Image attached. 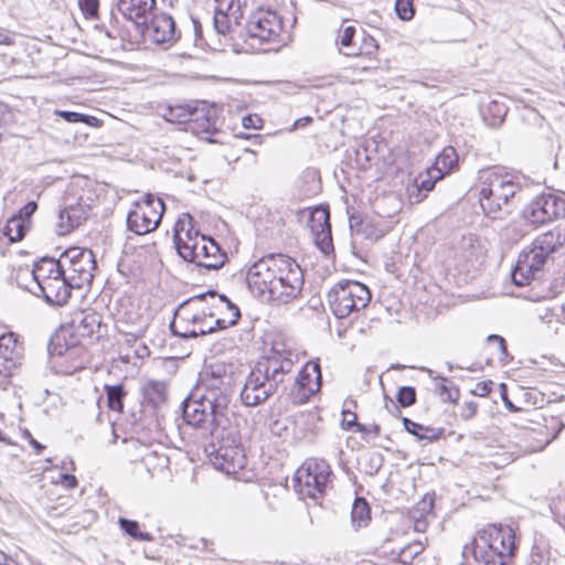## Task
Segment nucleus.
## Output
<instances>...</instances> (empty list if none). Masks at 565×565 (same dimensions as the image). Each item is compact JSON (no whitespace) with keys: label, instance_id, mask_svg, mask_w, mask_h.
<instances>
[{"label":"nucleus","instance_id":"1","mask_svg":"<svg viewBox=\"0 0 565 565\" xmlns=\"http://www.w3.org/2000/svg\"><path fill=\"white\" fill-rule=\"evenodd\" d=\"M233 396L231 377L212 376L198 398L185 399L182 415L185 423L205 439V452L213 466L227 475L243 469L246 459L239 447V434L230 426V404Z\"/></svg>","mask_w":565,"mask_h":565},{"label":"nucleus","instance_id":"2","mask_svg":"<svg viewBox=\"0 0 565 565\" xmlns=\"http://www.w3.org/2000/svg\"><path fill=\"white\" fill-rule=\"evenodd\" d=\"M522 192L521 178L491 172L481 181L479 203L487 217L502 220L511 214Z\"/></svg>","mask_w":565,"mask_h":565},{"label":"nucleus","instance_id":"3","mask_svg":"<svg viewBox=\"0 0 565 565\" xmlns=\"http://www.w3.org/2000/svg\"><path fill=\"white\" fill-rule=\"evenodd\" d=\"M516 550L515 534L511 526L490 524L478 532L471 545L463 547L480 565H507Z\"/></svg>","mask_w":565,"mask_h":565},{"label":"nucleus","instance_id":"4","mask_svg":"<svg viewBox=\"0 0 565 565\" xmlns=\"http://www.w3.org/2000/svg\"><path fill=\"white\" fill-rule=\"evenodd\" d=\"M183 230V223L178 222L173 237L177 253L182 259L207 270H217L224 266L227 256L216 241L205 235H199L198 232L193 236L191 230L186 231V239H184L181 236Z\"/></svg>","mask_w":565,"mask_h":565},{"label":"nucleus","instance_id":"5","mask_svg":"<svg viewBox=\"0 0 565 565\" xmlns=\"http://www.w3.org/2000/svg\"><path fill=\"white\" fill-rule=\"evenodd\" d=\"M276 363L256 364L252 369L241 391V399L245 406L253 407L264 403L284 385V365Z\"/></svg>","mask_w":565,"mask_h":565},{"label":"nucleus","instance_id":"6","mask_svg":"<svg viewBox=\"0 0 565 565\" xmlns=\"http://www.w3.org/2000/svg\"><path fill=\"white\" fill-rule=\"evenodd\" d=\"M370 301V289L356 280H341L328 292L330 309L338 319L364 309Z\"/></svg>","mask_w":565,"mask_h":565},{"label":"nucleus","instance_id":"7","mask_svg":"<svg viewBox=\"0 0 565 565\" xmlns=\"http://www.w3.org/2000/svg\"><path fill=\"white\" fill-rule=\"evenodd\" d=\"M285 254H269L255 262L247 270L246 281L249 290L263 301H268L271 287L281 271Z\"/></svg>","mask_w":565,"mask_h":565},{"label":"nucleus","instance_id":"8","mask_svg":"<svg viewBox=\"0 0 565 565\" xmlns=\"http://www.w3.org/2000/svg\"><path fill=\"white\" fill-rule=\"evenodd\" d=\"M126 217L127 228L137 234L145 235L154 231L164 212V203L153 194H147L141 201H136Z\"/></svg>","mask_w":565,"mask_h":565},{"label":"nucleus","instance_id":"9","mask_svg":"<svg viewBox=\"0 0 565 565\" xmlns=\"http://www.w3.org/2000/svg\"><path fill=\"white\" fill-rule=\"evenodd\" d=\"M63 274L71 281V286L83 288L94 278L96 260L93 252L82 247H70L62 255Z\"/></svg>","mask_w":565,"mask_h":565},{"label":"nucleus","instance_id":"10","mask_svg":"<svg viewBox=\"0 0 565 565\" xmlns=\"http://www.w3.org/2000/svg\"><path fill=\"white\" fill-rule=\"evenodd\" d=\"M331 475V468L326 460H308L294 477L295 488L309 498H317L324 492Z\"/></svg>","mask_w":565,"mask_h":565},{"label":"nucleus","instance_id":"11","mask_svg":"<svg viewBox=\"0 0 565 565\" xmlns=\"http://www.w3.org/2000/svg\"><path fill=\"white\" fill-rule=\"evenodd\" d=\"M281 271L284 274L276 278V285L271 287L268 301H277L280 303H288L296 299L303 287V273L298 263L289 256L282 259Z\"/></svg>","mask_w":565,"mask_h":565},{"label":"nucleus","instance_id":"12","mask_svg":"<svg viewBox=\"0 0 565 565\" xmlns=\"http://www.w3.org/2000/svg\"><path fill=\"white\" fill-rule=\"evenodd\" d=\"M282 31V20L277 12L259 8L252 12L245 24L246 35L259 43L275 42Z\"/></svg>","mask_w":565,"mask_h":565},{"label":"nucleus","instance_id":"13","mask_svg":"<svg viewBox=\"0 0 565 565\" xmlns=\"http://www.w3.org/2000/svg\"><path fill=\"white\" fill-rule=\"evenodd\" d=\"M565 214V200L552 192L535 196L523 210V217L533 225H543Z\"/></svg>","mask_w":565,"mask_h":565},{"label":"nucleus","instance_id":"14","mask_svg":"<svg viewBox=\"0 0 565 565\" xmlns=\"http://www.w3.org/2000/svg\"><path fill=\"white\" fill-rule=\"evenodd\" d=\"M547 257L543 255L533 245L524 248L516 260V264L511 273L513 284L523 287L531 282L539 274Z\"/></svg>","mask_w":565,"mask_h":565},{"label":"nucleus","instance_id":"15","mask_svg":"<svg viewBox=\"0 0 565 565\" xmlns=\"http://www.w3.org/2000/svg\"><path fill=\"white\" fill-rule=\"evenodd\" d=\"M321 369L318 362H308L295 380L291 396L294 403L303 404L320 388Z\"/></svg>","mask_w":565,"mask_h":565},{"label":"nucleus","instance_id":"16","mask_svg":"<svg viewBox=\"0 0 565 565\" xmlns=\"http://www.w3.org/2000/svg\"><path fill=\"white\" fill-rule=\"evenodd\" d=\"M139 28L142 34H147L157 44L171 43L179 39L175 22L167 13L154 14L149 23L146 20Z\"/></svg>","mask_w":565,"mask_h":565},{"label":"nucleus","instance_id":"17","mask_svg":"<svg viewBox=\"0 0 565 565\" xmlns=\"http://www.w3.org/2000/svg\"><path fill=\"white\" fill-rule=\"evenodd\" d=\"M70 282L66 275L55 276V278L35 286L32 292L35 296H42L50 305L63 306L68 301L72 289L75 288Z\"/></svg>","mask_w":565,"mask_h":565},{"label":"nucleus","instance_id":"18","mask_svg":"<svg viewBox=\"0 0 565 565\" xmlns=\"http://www.w3.org/2000/svg\"><path fill=\"white\" fill-rule=\"evenodd\" d=\"M310 228L315 236V242L318 248L323 254H329L333 249L330 214L328 209L316 207L310 213Z\"/></svg>","mask_w":565,"mask_h":565},{"label":"nucleus","instance_id":"19","mask_svg":"<svg viewBox=\"0 0 565 565\" xmlns=\"http://www.w3.org/2000/svg\"><path fill=\"white\" fill-rule=\"evenodd\" d=\"M23 347L12 332L0 337V375L10 376L21 364Z\"/></svg>","mask_w":565,"mask_h":565},{"label":"nucleus","instance_id":"20","mask_svg":"<svg viewBox=\"0 0 565 565\" xmlns=\"http://www.w3.org/2000/svg\"><path fill=\"white\" fill-rule=\"evenodd\" d=\"M154 6L156 0H117L119 12L138 28L145 24Z\"/></svg>","mask_w":565,"mask_h":565},{"label":"nucleus","instance_id":"21","mask_svg":"<svg viewBox=\"0 0 565 565\" xmlns=\"http://www.w3.org/2000/svg\"><path fill=\"white\" fill-rule=\"evenodd\" d=\"M102 327V317L94 310H82L77 312L67 329H71L72 333H78L81 337H92L95 332H98Z\"/></svg>","mask_w":565,"mask_h":565},{"label":"nucleus","instance_id":"22","mask_svg":"<svg viewBox=\"0 0 565 565\" xmlns=\"http://www.w3.org/2000/svg\"><path fill=\"white\" fill-rule=\"evenodd\" d=\"M79 340L72 333L71 329L61 328L50 339L47 343L49 355L62 356L71 354L77 348Z\"/></svg>","mask_w":565,"mask_h":565},{"label":"nucleus","instance_id":"23","mask_svg":"<svg viewBox=\"0 0 565 565\" xmlns=\"http://www.w3.org/2000/svg\"><path fill=\"white\" fill-rule=\"evenodd\" d=\"M531 245L548 258L558 247L565 245V227H555L552 231L539 235Z\"/></svg>","mask_w":565,"mask_h":565},{"label":"nucleus","instance_id":"24","mask_svg":"<svg viewBox=\"0 0 565 565\" xmlns=\"http://www.w3.org/2000/svg\"><path fill=\"white\" fill-rule=\"evenodd\" d=\"M35 286L45 282L63 274L62 258L58 259L44 257L36 263L31 271Z\"/></svg>","mask_w":565,"mask_h":565},{"label":"nucleus","instance_id":"25","mask_svg":"<svg viewBox=\"0 0 565 565\" xmlns=\"http://www.w3.org/2000/svg\"><path fill=\"white\" fill-rule=\"evenodd\" d=\"M294 353L291 350L285 348L284 343L275 342L267 356H264L257 362V364H266V362H277V365H284L281 371V379L286 381V376L291 372L294 367Z\"/></svg>","mask_w":565,"mask_h":565},{"label":"nucleus","instance_id":"26","mask_svg":"<svg viewBox=\"0 0 565 565\" xmlns=\"http://www.w3.org/2000/svg\"><path fill=\"white\" fill-rule=\"evenodd\" d=\"M402 422L405 430L415 436L418 440L433 443L440 439L445 433V428L443 427L424 426L407 417H403Z\"/></svg>","mask_w":565,"mask_h":565},{"label":"nucleus","instance_id":"27","mask_svg":"<svg viewBox=\"0 0 565 565\" xmlns=\"http://www.w3.org/2000/svg\"><path fill=\"white\" fill-rule=\"evenodd\" d=\"M206 297H210V298H213V299L217 297L218 302L224 305L226 307V309L231 311L230 323H236L237 322V320H238V318L241 316L239 308L235 303H233L225 295H218L217 296L215 290H209L207 292L198 295V296L192 297L191 299L184 301L180 306V309H179L180 312H184L186 306H189L191 303H194V302H198V301H201V300L205 299Z\"/></svg>","mask_w":565,"mask_h":565},{"label":"nucleus","instance_id":"28","mask_svg":"<svg viewBox=\"0 0 565 565\" xmlns=\"http://www.w3.org/2000/svg\"><path fill=\"white\" fill-rule=\"evenodd\" d=\"M458 164V154L454 147H446L437 156L435 160L434 170L437 171L435 179L441 178L444 174L449 173Z\"/></svg>","mask_w":565,"mask_h":565},{"label":"nucleus","instance_id":"29","mask_svg":"<svg viewBox=\"0 0 565 565\" xmlns=\"http://www.w3.org/2000/svg\"><path fill=\"white\" fill-rule=\"evenodd\" d=\"M143 399L152 407H158L166 401L167 391L166 384L160 381H148L142 386Z\"/></svg>","mask_w":565,"mask_h":565},{"label":"nucleus","instance_id":"30","mask_svg":"<svg viewBox=\"0 0 565 565\" xmlns=\"http://www.w3.org/2000/svg\"><path fill=\"white\" fill-rule=\"evenodd\" d=\"M371 510L369 503L363 498H355L352 504L351 522L355 530L364 527L371 520Z\"/></svg>","mask_w":565,"mask_h":565},{"label":"nucleus","instance_id":"31","mask_svg":"<svg viewBox=\"0 0 565 565\" xmlns=\"http://www.w3.org/2000/svg\"><path fill=\"white\" fill-rule=\"evenodd\" d=\"M203 108L190 105H178L169 109V120L179 122L199 121V114L203 113Z\"/></svg>","mask_w":565,"mask_h":565},{"label":"nucleus","instance_id":"32","mask_svg":"<svg viewBox=\"0 0 565 565\" xmlns=\"http://www.w3.org/2000/svg\"><path fill=\"white\" fill-rule=\"evenodd\" d=\"M29 228L30 225L25 221L12 215L3 227V235L8 237L10 243H15L25 236Z\"/></svg>","mask_w":565,"mask_h":565},{"label":"nucleus","instance_id":"33","mask_svg":"<svg viewBox=\"0 0 565 565\" xmlns=\"http://www.w3.org/2000/svg\"><path fill=\"white\" fill-rule=\"evenodd\" d=\"M424 546L420 542L415 541L403 547H399L397 551L393 550L392 555L394 559L404 564L409 565L414 561L416 556L423 553Z\"/></svg>","mask_w":565,"mask_h":565},{"label":"nucleus","instance_id":"34","mask_svg":"<svg viewBox=\"0 0 565 565\" xmlns=\"http://www.w3.org/2000/svg\"><path fill=\"white\" fill-rule=\"evenodd\" d=\"M105 392L107 396V405L111 411L121 413L124 409V398L126 391L122 384L117 385H105Z\"/></svg>","mask_w":565,"mask_h":565},{"label":"nucleus","instance_id":"35","mask_svg":"<svg viewBox=\"0 0 565 565\" xmlns=\"http://www.w3.org/2000/svg\"><path fill=\"white\" fill-rule=\"evenodd\" d=\"M118 523L124 533L137 541L151 542L153 540V536L150 533L140 531L139 523L137 521L120 518Z\"/></svg>","mask_w":565,"mask_h":565},{"label":"nucleus","instance_id":"36","mask_svg":"<svg viewBox=\"0 0 565 565\" xmlns=\"http://www.w3.org/2000/svg\"><path fill=\"white\" fill-rule=\"evenodd\" d=\"M54 115L70 124L83 122L90 127H97L99 125V120L96 117L76 111L56 109L54 110Z\"/></svg>","mask_w":565,"mask_h":565},{"label":"nucleus","instance_id":"37","mask_svg":"<svg viewBox=\"0 0 565 565\" xmlns=\"http://www.w3.org/2000/svg\"><path fill=\"white\" fill-rule=\"evenodd\" d=\"M234 20L230 11L216 9L214 12V28L220 34H226L232 31L231 21Z\"/></svg>","mask_w":565,"mask_h":565},{"label":"nucleus","instance_id":"38","mask_svg":"<svg viewBox=\"0 0 565 565\" xmlns=\"http://www.w3.org/2000/svg\"><path fill=\"white\" fill-rule=\"evenodd\" d=\"M76 227H78V224H73L72 212L68 207L60 211L58 222L56 223V233L58 235H66Z\"/></svg>","mask_w":565,"mask_h":565},{"label":"nucleus","instance_id":"39","mask_svg":"<svg viewBox=\"0 0 565 565\" xmlns=\"http://www.w3.org/2000/svg\"><path fill=\"white\" fill-rule=\"evenodd\" d=\"M76 227H78V224H73L72 212L68 207L60 211L58 222L56 223V233L58 235H66Z\"/></svg>","mask_w":565,"mask_h":565},{"label":"nucleus","instance_id":"40","mask_svg":"<svg viewBox=\"0 0 565 565\" xmlns=\"http://www.w3.org/2000/svg\"><path fill=\"white\" fill-rule=\"evenodd\" d=\"M436 380L440 381L439 384V395L444 401L450 402V403H457L459 398V388L455 385L448 386L447 383L449 382L448 379L444 376H438Z\"/></svg>","mask_w":565,"mask_h":565},{"label":"nucleus","instance_id":"41","mask_svg":"<svg viewBox=\"0 0 565 565\" xmlns=\"http://www.w3.org/2000/svg\"><path fill=\"white\" fill-rule=\"evenodd\" d=\"M170 328L172 330V332L175 334V335H179L181 338H196L198 335H205L207 333H212L213 331H215V328L214 327H199V328H193L191 330H185V331H180L178 329V324L177 322H172L170 324Z\"/></svg>","mask_w":565,"mask_h":565},{"label":"nucleus","instance_id":"42","mask_svg":"<svg viewBox=\"0 0 565 565\" xmlns=\"http://www.w3.org/2000/svg\"><path fill=\"white\" fill-rule=\"evenodd\" d=\"M397 403L402 407H409L416 403V390L413 386H402L396 394Z\"/></svg>","mask_w":565,"mask_h":565},{"label":"nucleus","instance_id":"43","mask_svg":"<svg viewBox=\"0 0 565 565\" xmlns=\"http://www.w3.org/2000/svg\"><path fill=\"white\" fill-rule=\"evenodd\" d=\"M343 418H342V428L345 430H351L354 428L358 433H365L366 431V425L361 424L358 422V416L355 413L350 411H343L342 412Z\"/></svg>","mask_w":565,"mask_h":565},{"label":"nucleus","instance_id":"44","mask_svg":"<svg viewBox=\"0 0 565 565\" xmlns=\"http://www.w3.org/2000/svg\"><path fill=\"white\" fill-rule=\"evenodd\" d=\"M395 11L401 20L408 21L414 17L413 0H396Z\"/></svg>","mask_w":565,"mask_h":565},{"label":"nucleus","instance_id":"45","mask_svg":"<svg viewBox=\"0 0 565 565\" xmlns=\"http://www.w3.org/2000/svg\"><path fill=\"white\" fill-rule=\"evenodd\" d=\"M248 0H231L227 6L230 14L234 18L236 25H239V20L244 17Z\"/></svg>","mask_w":565,"mask_h":565},{"label":"nucleus","instance_id":"46","mask_svg":"<svg viewBox=\"0 0 565 565\" xmlns=\"http://www.w3.org/2000/svg\"><path fill=\"white\" fill-rule=\"evenodd\" d=\"M436 180H431V177L422 180L420 184L416 189V195L415 193L411 194V199L415 198L416 202H419L423 200L424 196H426V193L431 191L435 186Z\"/></svg>","mask_w":565,"mask_h":565},{"label":"nucleus","instance_id":"47","mask_svg":"<svg viewBox=\"0 0 565 565\" xmlns=\"http://www.w3.org/2000/svg\"><path fill=\"white\" fill-rule=\"evenodd\" d=\"M198 125V128H193V130H196L199 132V129H201L202 132H214L216 131L215 128V121H212L211 118L205 114V109L203 113L199 114V121H194Z\"/></svg>","mask_w":565,"mask_h":565},{"label":"nucleus","instance_id":"48","mask_svg":"<svg viewBox=\"0 0 565 565\" xmlns=\"http://www.w3.org/2000/svg\"><path fill=\"white\" fill-rule=\"evenodd\" d=\"M72 212L73 224H78V226L87 220L88 217V209L82 204H72L67 206Z\"/></svg>","mask_w":565,"mask_h":565},{"label":"nucleus","instance_id":"49","mask_svg":"<svg viewBox=\"0 0 565 565\" xmlns=\"http://www.w3.org/2000/svg\"><path fill=\"white\" fill-rule=\"evenodd\" d=\"M356 33V29L352 25L345 26L342 33L337 39V43L344 49H351L353 45V38Z\"/></svg>","mask_w":565,"mask_h":565},{"label":"nucleus","instance_id":"50","mask_svg":"<svg viewBox=\"0 0 565 565\" xmlns=\"http://www.w3.org/2000/svg\"><path fill=\"white\" fill-rule=\"evenodd\" d=\"M38 209V204L35 201H30L25 205H23L18 213L14 215L23 221H25L26 224L31 225V216L34 214V212Z\"/></svg>","mask_w":565,"mask_h":565},{"label":"nucleus","instance_id":"51","mask_svg":"<svg viewBox=\"0 0 565 565\" xmlns=\"http://www.w3.org/2000/svg\"><path fill=\"white\" fill-rule=\"evenodd\" d=\"M99 0H78V6L86 17H95L98 12Z\"/></svg>","mask_w":565,"mask_h":565},{"label":"nucleus","instance_id":"52","mask_svg":"<svg viewBox=\"0 0 565 565\" xmlns=\"http://www.w3.org/2000/svg\"><path fill=\"white\" fill-rule=\"evenodd\" d=\"M477 412L478 404L475 401H469L462 405L460 417L463 420H469L476 416Z\"/></svg>","mask_w":565,"mask_h":565},{"label":"nucleus","instance_id":"53","mask_svg":"<svg viewBox=\"0 0 565 565\" xmlns=\"http://www.w3.org/2000/svg\"><path fill=\"white\" fill-rule=\"evenodd\" d=\"M268 427L270 433L276 436H282L288 429L287 422L285 419H273Z\"/></svg>","mask_w":565,"mask_h":565},{"label":"nucleus","instance_id":"54","mask_svg":"<svg viewBox=\"0 0 565 565\" xmlns=\"http://www.w3.org/2000/svg\"><path fill=\"white\" fill-rule=\"evenodd\" d=\"M487 341L495 342L498 344V349L501 353V360H503L508 355L507 343L503 337L499 334H490L488 335Z\"/></svg>","mask_w":565,"mask_h":565},{"label":"nucleus","instance_id":"55","mask_svg":"<svg viewBox=\"0 0 565 565\" xmlns=\"http://www.w3.org/2000/svg\"><path fill=\"white\" fill-rule=\"evenodd\" d=\"M492 381H488V382H479L476 386V390L473 391V393L476 395H479V396H487L488 394H490L491 390H492Z\"/></svg>","mask_w":565,"mask_h":565},{"label":"nucleus","instance_id":"56","mask_svg":"<svg viewBox=\"0 0 565 565\" xmlns=\"http://www.w3.org/2000/svg\"><path fill=\"white\" fill-rule=\"evenodd\" d=\"M262 122V118L257 115H247L243 117L242 124L245 128H258Z\"/></svg>","mask_w":565,"mask_h":565},{"label":"nucleus","instance_id":"57","mask_svg":"<svg viewBox=\"0 0 565 565\" xmlns=\"http://www.w3.org/2000/svg\"><path fill=\"white\" fill-rule=\"evenodd\" d=\"M23 435L28 439L29 444L34 448L35 452L41 454L45 446L39 443L29 430H24Z\"/></svg>","mask_w":565,"mask_h":565},{"label":"nucleus","instance_id":"58","mask_svg":"<svg viewBox=\"0 0 565 565\" xmlns=\"http://www.w3.org/2000/svg\"><path fill=\"white\" fill-rule=\"evenodd\" d=\"M61 480H62V483L70 489H73L77 486V479L73 475L63 473V475H61Z\"/></svg>","mask_w":565,"mask_h":565},{"label":"nucleus","instance_id":"59","mask_svg":"<svg viewBox=\"0 0 565 565\" xmlns=\"http://www.w3.org/2000/svg\"><path fill=\"white\" fill-rule=\"evenodd\" d=\"M244 154L246 156V161L250 164H254L256 166L258 160H257V153L254 151V150H250L248 148H245L244 149Z\"/></svg>","mask_w":565,"mask_h":565},{"label":"nucleus","instance_id":"60","mask_svg":"<svg viewBox=\"0 0 565 565\" xmlns=\"http://www.w3.org/2000/svg\"><path fill=\"white\" fill-rule=\"evenodd\" d=\"M364 44L366 47V54H371L372 50L377 49L376 41L370 35L364 36Z\"/></svg>","mask_w":565,"mask_h":565},{"label":"nucleus","instance_id":"61","mask_svg":"<svg viewBox=\"0 0 565 565\" xmlns=\"http://www.w3.org/2000/svg\"><path fill=\"white\" fill-rule=\"evenodd\" d=\"M234 324H235V323H230V319H228V320H226V319L220 318V319H216V320L214 321V326H213V327H214V328H215V330H216V329H225V328H227L228 326H234Z\"/></svg>","mask_w":565,"mask_h":565},{"label":"nucleus","instance_id":"62","mask_svg":"<svg viewBox=\"0 0 565 565\" xmlns=\"http://www.w3.org/2000/svg\"><path fill=\"white\" fill-rule=\"evenodd\" d=\"M381 433V427L377 424H373L371 426H366V431L362 433L363 435L372 434L374 437L379 436Z\"/></svg>","mask_w":565,"mask_h":565},{"label":"nucleus","instance_id":"63","mask_svg":"<svg viewBox=\"0 0 565 565\" xmlns=\"http://www.w3.org/2000/svg\"><path fill=\"white\" fill-rule=\"evenodd\" d=\"M12 43H13V41H12L11 38L0 33V44H2V45H11Z\"/></svg>","mask_w":565,"mask_h":565},{"label":"nucleus","instance_id":"64","mask_svg":"<svg viewBox=\"0 0 565 565\" xmlns=\"http://www.w3.org/2000/svg\"><path fill=\"white\" fill-rule=\"evenodd\" d=\"M503 401H504V404H505L507 408H509L512 412L518 411V408L508 398H505L504 396H503Z\"/></svg>","mask_w":565,"mask_h":565}]
</instances>
